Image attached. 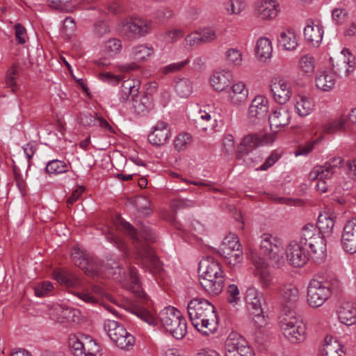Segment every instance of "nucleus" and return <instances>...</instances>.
Returning <instances> with one entry per match:
<instances>
[{
  "instance_id": "f257e3e1",
  "label": "nucleus",
  "mask_w": 356,
  "mask_h": 356,
  "mask_svg": "<svg viewBox=\"0 0 356 356\" xmlns=\"http://www.w3.org/2000/svg\"><path fill=\"white\" fill-rule=\"evenodd\" d=\"M120 229L128 235L132 240L136 250V259L140 263L143 268L154 275H161L163 272V264L156 255L154 250L142 239L145 241H154V236L152 229L145 225H142L138 232L128 222L121 220Z\"/></svg>"
},
{
  "instance_id": "f03ea898",
  "label": "nucleus",
  "mask_w": 356,
  "mask_h": 356,
  "mask_svg": "<svg viewBox=\"0 0 356 356\" xmlns=\"http://www.w3.org/2000/svg\"><path fill=\"white\" fill-rule=\"evenodd\" d=\"M193 325L204 335H209L218 329V317L215 307L204 298L192 299L187 307Z\"/></svg>"
},
{
  "instance_id": "7ed1b4c3",
  "label": "nucleus",
  "mask_w": 356,
  "mask_h": 356,
  "mask_svg": "<svg viewBox=\"0 0 356 356\" xmlns=\"http://www.w3.org/2000/svg\"><path fill=\"white\" fill-rule=\"evenodd\" d=\"M341 283L336 277H325L316 274L311 279L307 286V301L313 308L322 306L333 293L341 290Z\"/></svg>"
},
{
  "instance_id": "20e7f679",
  "label": "nucleus",
  "mask_w": 356,
  "mask_h": 356,
  "mask_svg": "<svg viewBox=\"0 0 356 356\" xmlns=\"http://www.w3.org/2000/svg\"><path fill=\"white\" fill-rule=\"evenodd\" d=\"M129 273L131 280L130 289L138 298V300L131 302L127 309L149 325H156L157 318L150 310L152 301L149 300L142 289L137 269L134 266H130Z\"/></svg>"
},
{
  "instance_id": "39448f33",
  "label": "nucleus",
  "mask_w": 356,
  "mask_h": 356,
  "mask_svg": "<svg viewBox=\"0 0 356 356\" xmlns=\"http://www.w3.org/2000/svg\"><path fill=\"white\" fill-rule=\"evenodd\" d=\"M159 318L164 328L175 338L181 339L186 334V321L175 307L169 306L164 308L159 312Z\"/></svg>"
},
{
  "instance_id": "423d86ee",
  "label": "nucleus",
  "mask_w": 356,
  "mask_h": 356,
  "mask_svg": "<svg viewBox=\"0 0 356 356\" xmlns=\"http://www.w3.org/2000/svg\"><path fill=\"white\" fill-rule=\"evenodd\" d=\"M260 251L277 268L281 267L285 263L282 241L270 234H264L261 236Z\"/></svg>"
},
{
  "instance_id": "0eeeda50",
  "label": "nucleus",
  "mask_w": 356,
  "mask_h": 356,
  "mask_svg": "<svg viewBox=\"0 0 356 356\" xmlns=\"http://www.w3.org/2000/svg\"><path fill=\"white\" fill-rule=\"evenodd\" d=\"M283 334L293 343L303 341L305 339L306 326L295 313H285L280 321Z\"/></svg>"
},
{
  "instance_id": "6e6552de",
  "label": "nucleus",
  "mask_w": 356,
  "mask_h": 356,
  "mask_svg": "<svg viewBox=\"0 0 356 356\" xmlns=\"http://www.w3.org/2000/svg\"><path fill=\"white\" fill-rule=\"evenodd\" d=\"M68 346L74 356H101V346L88 336L71 334Z\"/></svg>"
},
{
  "instance_id": "1a4fd4ad",
  "label": "nucleus",
  "mask_w": 356,
  "mask_h": 356,
  "mask_svg": "<svg viewBox=\"0 0 356 356\" xmlns=\"http://www.w3.org/2000/svg\"><path fill=\"white\" fill-rule=\"evenodd\" d=\"M104 327L110 339L120 348L129 350L134 346V337L120 323L108 319L105 321Z\"/></svg>"
},
{
  "instance_id": "9d476101",
  "label": "nucleus",
  "mask_w": 356,
  "mask_h": 356,
  "mask_svg": "<svg viewBox=\"0 0 356 356\" xmlns=\"http://www.w3.org/2000/svg\"><path fill=\"white\" fill-rule=\"evenodd\" d=\"M244 298L255 325L258 327L265 326L267 321L262 308L263 295L255 288L249 287L245 291Z\"/></svg>"
},
{
  "instance_id": "9b49d317",
  "label": "nucleus",
  "mask_w": 356,
  "mask_h": 356,
  "mask_svg": "<svg viewBox=\"0 0 356 356\" xmlns=\"http://www.w3.org/2000/svg\"><path fill=\"white\" fill-rule=\"evenodd\" d=\"M286 254L289 264L300 268L307 264L309 252H307L302 244L297 241H291L286 247Z\"/></svg>"
},
{
  "instance_id": "f8f14e48",
  "label": "nucleus",
  "mask_w": 356,
  "mask_h": 356,
  "mask_svg": "<svg viewBox=\"0 0 356 356\" xmlns=\"http://www.w3.org/2000/svg\"><path fill=\"white\" fill-rule=\"evenodd\" d=\"M152 28L150 20L134 18L122 27V33L129 38L141 37L149 33Z\"/></svg>"
},
{
  "instance_id": "ddd939ff",
  "label": "nucleus",
  "mask_w": 356,
  "mask_h": 356,
  "mask_svg": "<svg viewBox=\"0 0 356 356\" xmlns=\"http://www.w3.org/2000/svg\"><path fill=\"white\" fill-rule=\"evenodd\" d=\"M282 305L285 313L292 314L299 300V291L291 284H284L280 289Z\"/></svg>"
},
{
  "instance_id": "4468645a",
  "label": "nucleus",
  "mask_w": 356,
  "mask_h": 356,
  "mask_svg": "<svg viewBox=\"0 0 356 356\" xmlns=\"http://www.w3.org/2000/svg\"><path fill=\"white\" fill-rule=\"evenodd\" d=\"M249 348H251L248 346L245 339L241 334L235 332H232L225 341V356H234V354L232 353L238 350L244 353L243 356H249Z\"/></svg>"
},
{
  "instance_id": "2eb2a0df",
  "label": "nucleus",
  "mask_w": 356,
  "mask_h": 356,
  "mask_svg": "<svg viewBox=\"0 0 356 356\" xmlns=\"http://www.w3.org/2000/svg\"><path fill=\"white\" fill-rule=\"evenodd\" d=\"M171 136L170 127L168 122L159 121L148 135V141L155 147L163 146Z\"/></svg>"
},
{
  "instance_id": "dca6fc26",
  "label": "nucleus",
  "mask_w": 356,
  "mask_h": 356,
  "mask_svg": "<svg viewBox=\"0 0 356 356\" xmlns=\"http://www.w3.org/2000/svg\"><path fill=\"white\" fill-rule=\"evenodd\" d=\"M270 91L275 101L280 104L286 103L291 96L290 84L283 79H273L270 84Z\"/></svg>"
},
{
  "instance_id": "f3484780",
  "label": "nucleus",
  "mask_w": 356,
  "mask_h": 356,
  "mask_svg": "<svg viewBox=\"0 0 356 356\" xmlns=\"http://www.w3.org/2000/svg\"><path fill=\"white\" fill-rule=\"evenodd\" d=\"M343 249L349 254L356 252V218L347 222L341 236Z\"/></svg>"
},
{
  "instance_id": "a211bd4d",
  "label": "nucleus",
  "mask_w": 356,
  "mask_h": 356,
  "mask_svg": "<svg viewBox=\"0 0 356 356\" xmlns=\"http://www.w3.org/2000/svg\"><path fill=\"white\" fill-rule=\"evenodd\" d=\"M289 111L283 107L275 110L268 118L270 127L272 131L277 133L290 122Z\"/></svg>"
},
{
  "instance_id": "6ab92c4d",
  "label": "nucleus",
  "mask_w": 356,
  "mask_h": 356,
  "mask_svg": "<svg viewBox=\"0 0 356 356\" xmlns=\"http://www.w3.org/2000/svg\"><path fill=\"white\" fill-rule=\"evenodd\" d=\"M198 273L199 275H202L207 277L211 276L225 277L220 264L211 257L204 258L200 261Z\"/></svg>"
},
{
  "instance_id": "aec40b11",
  "label": "nucleus",
  "mask_w": 356,
  "mask_h": 356,
  "mask_svg": "<svg viewBox=\"0 0 356 356\" xmlns=\"http://www.w3.org/2000/svg\"><path fill=\"white\" fill-rule=\"evenodd\" d=\"M199 282L202 288L211 296L220 294L225 286L224 277L211 276L207 277L204 275H199Z\"/></svg>"
},
{
  "instance_id": "412c9836",
  "label": "nucleus",
  "mask_w": 356,
  "mask_h": 356,
  "mask_svg": "<svg viewBox=\"0 0 356 356\" xmlns=\"http://www.w3.org/2000/svg\"><path fill=\"white\" fill-rule=\"evenodd\" d=\"M51 315L56 321L63 323L67 322H78L80 319V312L73 308H64L60 305L54 307Z\"/></svg>"
},
{
  "instance_id": "4be33fe9",
  "label": "nucleus",
  "mask_w": 356,
  "mask_h": 356,
  "mask_svg": "<svg viewBox=\"0 0 356 356\" xmlns=\"http://www.w3.org/2000/svg\"><path fill=\"white\" fill-rule=\"evenodd\" d=\"M268 100L261 95H258L252 101L248 110V116L252 120L264 119L268 113Z\"/></svg>"
},
{
  "instance_id": "5701e85b",
  "label": "nucleus",
  "mask_w": 356,
  "mask_h": 356,
  "mask_svg": "<svg viewBox=\"0 0 356 356\" xmlns=\"http://www.w3.org/2000/svg\"><path fill=\"white\" fill-rule=\"evenodd\" d=\"M261 143V137L257 134H251L245 136L241 144L238 146L236 159H242L243 156L248 155L252 149L257 147Z\"/></svg>"
},
{
  "instance_id": "b1692460",
  "label": "nucleus",
  "mask_w": 356,
  "mask_h": 356,
  "mask_svg": "<svg viewBox=\"0 0 356 356\" xmlns=\"http://www.w3.org/2000/svg\"><path fill=\"white\" fill-rule=\"evenodd\" d=\"M337 314L339 321L344 325L349 326L356 323V307L350 302L341 303Z\"/></svg>"
},
{
  "instance_id": "393cba45",
  "label": "nucleus",
  "mask_w": 356,
  "mask_h": 356,
  "mask_svg": "<svg viewBox=\"0 0 356 356\" xmlns=\"http://www.w3.org/2000/svg\"><path fill=\"white\" fill-rule=\"evenodd\" d=\"M323 35V26L320 24H315L313 21L309 22L304 29L305 39L314 46L321 42Z\"/></svg>"
},
{
  "instance_id": "a878e982",
  "label": "nucleus",
  "mask_w": 356,
  "mask_h": 356,
  "mask_svg": "<svg viewBox=\"0 0 356 356\" xmlns=\"http://www.w3.org/2000/svg\"><path fill=\"white\" fill-rule=\"evenodd\" d=\"M278 7L275 1L264 0L258 5L256 13L262 19H273L277 16Z\"/></svg>"
},
{
  "instance_id": "bb28decb",
  "label": "nucleus",
  "mask_w": 356,
  "mask_h": 356,
  "mask_svg": "<svg viewBox=\"0 0 356 356\" xmlns=\"http://www.w3.org/2000/svg\"><path fill=\"white\" fill-rule=\"evenodd\" d=\"M132 108L137 114L143 113L149 109L152 106V98L149 94L144 93L142 96L138 95V90L135 92L132 96Z\"/></svg>"
},
{
  "instance_id": "cd10ccee",
  "label": "nucleus",
  "mask_w": 356,
  "mask_h": 356,
  "mask_svg": "<svg viewBox=\"0 0 356 356\" xmlns=\"http://www.w3.org/2000/svg\"><path fill=\"white\" fill-rule=\"evenodd\" d=\"M232 74L227 71L216 72L210 78L212 88L218 92L225 90L231 83Z\"/></svg>"
},
{
  "instance_id": "c85d7f7f",
  "label": "nucleus",
  "mask_w": 356,
  "mask_h": 356,
  "mask_svg": "<svg viewBox=\"0 0 356 356\" xmlns=\"http://www.w3.org/2000/svg\"><path fill=\"white\" fill-rule=\"evenodd\" d=\"M318 243L316 239L311 238L308 241L307 245L310 249L309 256L315 262L320 263L326 257V245L323 235H321V245H317Z\"/></svg>"
},
{
  "instance_id": "c756f323",
  "label": "nucleus",
  "mask_w": 356,
  "mask_h": 356,
  "mask_svg": "<svg viewBox=\"0 0 356 356\" xmlns=\"http://www.w3.org/2000/svg\"><path fill=\"white\" fill-rule=\"evenodd\" d=\"M248 97V90L246 89L243 82L235 83L229 93V99L231 102L236 106L244 104Z\"/></svg>"
},
{
  "instance_id": "7c9ffc66",
  "label": "nucleus",
  "mask_w": 356,
  "mask_h": 356,
  "mask_svg": "<svg viewBox=\"0 0 356 356\" xmlns=\"http://www.w3.org/2000/svg\"><path fill=\"white\" fill-rule=\"evenodd\" d=\"M74 264L83 270L87 275L91 277L97 276L100 269L99 264L92 258H89L86 254L75 261Z\"/></svg>"
},
{
  "instance_id": "2f4dec72",
  "label": "nucleus",
  "mask_w": 356,
  "mask_h": 356,
  "mask_svg": "<svg viewBox=\"0 0 356 356\" xmlns=\"http://www.w3.org/2000/svg\"><path fill=\"white\" fill-rule=\"evenodd\" d=\"M323 356H344L341 344L332 336H327L323 345Z\"/></svg>"
},
{
  "instance_id": "473e14b6",
  "label": "nucleus",
  "mask_w": 356,
  "mask_h": 356,
  "mask_svg": "<svg viewBox=\"0 0 356 356\" xmlns=\"http://www.w3.org/2000/svg\"><path fill=\"white\" fill-rule=\"evenodd\" d=\"M311 238L316 239L319 242L318 245H321V235L319 233V229L316 225L308 223L302 229L300 241L298 242L303 245H307L308 241Z\"/></svg>"
},
{
  "instance_id": "72a5a7b5",
  "label": "nucleus",
  "mask_w": 356,
  "mask_h": 356,
  "mask_svg": "<svg viewBox=\"0 0 356 356\" xmlns=\"http://www.w3.org/2000/svg\"><path fill=\"white\" fill-rule=\"evenodd\" d=\"M335 217L327 213H321L318 218L317 228L321 235H329L332 232L335 224Z\"/></svg>"
},
{
  "instance_id": "f704fd0d",
  "label": "nucleus",
  "mask_w": 356,
  "mask_h": 356,
  "mask_svg": "<svg viewBox=\"0 0 356 356\" xmlns=\"http://www.w3.org/2000/svg\"><path fill=\"white\" fill-rule=\"evenodd\" d=\"M315 82L318 89L323 91H329L335 84V76L331 72H319L316 77Z\"/></svg>"
},
{
  "instance_id": "c9c22d12",
  "label": "nucleus",
  "mask_w": 356,
  "mask_h": 356,
  "mask_svg": "<svg viewBox=\"0 0 356 356\" xmlns=\"http://www.w3.org/2000/svg\"><path fill=\"white\" fill-rule=\"evenodd\" d=\"M296 108L300 116H307L312 113L314 103L312 98L305 95H298L296 98Z\"/></svg>"
},
{
  "instance_id": "e433bc0d",
  "label": "nucleus",
  "mask_w": 356,
  "mask_h": 356,
  "mask_svg": "<svg viewBox=\"0 0 356 356\" xmlns=\"http://www.w3.org/2000/svg\"><path fill=\"white\" fill-rule=\"evenodd\" d=\"M273 47L270 40L267 38H261L258 40L256 46V54L261 60L270 58Z\"/></svg>"
},
{
  "instance_id": "4c0bfd02",
  "label": "nucleus",
  "mask_w": 356,
  "mask_h": 356,
  "mask_svg": "<svg viewBox=\"0 0 356 356\" xmlns=\"http://www.w3.org/2000/svg\"><path fill=\"white\" fill-rule=\"evenodd\" d=\"M279 44L286 50H293L298 45L297 38L295 33L291 30L281 32L278 39Z\"/></svg>"
},
{
  "instance_id": "58836bf2",
  "label": "nucleus",
  "mask_w": 356,
  "mask_h": 356,
  "mask_svg": "<svg viewBox=\"0 0 356 356\" xmlns=\"http://www.w3.org/2000/svg\"><path fill=\"white\" fill-rule=\"evenodd\" d=\"M234 245H236V249L233 250H230L229 249H222V250L225 254L227 262L230 265L235 266L236 264L243 261V254L241 244H236L235 242Z\"/></svg>"
},
{
  "instance_id": "ea45409f",
  "label": "nucleus",
  "mask_w": 356,
  "mask_h": 356,
  "mask_svg": "<svg viewBox=\"0 0 356 356\" xmlns=\"http://www.w3.org/2000/svg\"><path fill=\"white\" fill-rule=\"evenodd\" d=\"M103 52L108 56H114L122 49V42L118 38H110L105 41L102 46Z\"/></svg>"
},
{
  "instance_id": "a19ab883",
  "label": "nucleus",
  "mask_w": 356,
  "mask_h": 356,
  "mask_svg": "<svg viewBox=\"0 0 356 356\" xmlns=\"http://www.w3.org/2000/svg\"><path fill=\"white\" fill-rule=\"evenodd\" d=\"M70 292L86 303L95 305L99 302V298L92 294L88 289H76L70 290Z\"/></svg>"
},
{
  "instance_id": "79ce46f5",
  "label": "nucleus",
  "mask_w": 356,
  "mask_h": 356,
  "mask_svg": "<svg viewBox=\"0 0 356 356\" xmlns=\"http://www.w3.org/2000/svg\"><path fill=\"white\" fill-rule=\"evenodd\" d=\"M334 174L325 165L316 166L309 174V179L312 181L330 179Z\"/></svg>"
},
{
  "instance_id": "37998d69",
  "label": "nucleus",
  "mask_w": 356,
  "mask_h": 356,
  "mask_svg": "<svg viewBox=\"0 0 356 356\" xmlns=\"http://www.w3.org/2000/svg\"><path fill=\"white\" fill-rule=\"evenodd\" d=\"M301 71L307 76H311L314 72L315 59L313 56L306 54L302 56L299 61Z\"/></svg>"
},
{
  "instance_id": "c03bdc74",
  "label": "nucleus",
  "mask_w": 356,
  "mask_h": 356,
  "mask_svg": "<svg viewBox=\"0 0 356 356\" xmlns=\"http://www.w3.org/2000/svg\"><path fill=\"white\" fill-rule=\"evenodd\" d=\"M122 89L120 92V102L121 103L126 102L129 96L132 97L134 93L137 92L139 89L138 86L132 84V81H124L122 84Z\"/></svg>"
},
{
  "instance_id": "a18cd8bd",
  "label": "nucleus",
  "mask_w": 356,
  "mask_h": 356,
  "mask_svg": "<svg viewBox=\"0 0 356 356\" xmlns=\"http://www.w3.org/2000/svg\"><path fill=\"white\" fill-rule=\"evenodd\" d=\"M341 54H343L344 56H346V54H348L349 56V57L348 58V59H341V61L340 62V63H337V66H339L340 67H337L335 69V66L333 65L332 66V70L334 71V73L336 74H338L339 75H340L342 72H341V70L343 71V70H345V74L346 76L348 75L349 74V70L347 68V66L348 65L349 67H354V65L353 64H351L353 63V61L350 59V58H353V59H354L353 56H352L350 51H349V49H344L341 51Z\"/></svg>"
},
{
  "instance_id": "49530a36",
  "label": "nucleus",
  "mask_w": 356,
  "mask_h": 356,
  "mask_svg": "<svg viewBox=\"0 0 356 356\" xmlns=\"http://www.w3.org/2000/svg\"><path fill=\"white\" fill-rule=\"evenodd\" d=\"M45 170L49 174L57 175L67 172L68 167L64 161L55 159L48 162Z\"/></svg>"
},
{
  "instance_id": "de8ad7c7",
  "label": "nucleus",
  "mask_w": 356,
  "mask_h": 356,
  "mask_svg": "<svg viewBox=\"0 0 356 356\" xmlns=\"http://www.w3.org/2000/svg\"><path fill=\"white\" fill-rule=\"evenodd\" d=\"M154 53L152 47H149L144 44H140L135 47L132 50V55L135 60L138 61H143L147 57L152 56Z\"/></svg>"
},
{
  "instance_id": "09e8293b",
  "label": "nucleus",
  "mask_w": 356,
  "mask_h": 356,
  "mask_svg": "<svg viewBox=\"0 0 356 356\" xmlns=\"http://www.w3.org/2000/svg\"><path fill=\"white\" fill-rule=\"evenodd\" d=\"M175 89L181 97H188L192 92L191 81L186 79H182L176 82Z\"/></svg>"
},
{
  "instance_id": "8fccbe9b",
  "label": "nucleus",
  "mask_w": 356,
  "mask_h": 356,
  "mask_svg": "<svg viewBox=\"0 0 356 356\" xmlns=\"http://www.w3.org/2000/svg\"><path fill=\"white\" fill-rule=\"evenodd\" d=\"M150 200L145 196H138L134 200V204L138 211L144 215L149 216L151 213Z\"/></svg>"
},
{
  "instance_id": "3c124183",
  "label": "nucleus",
  "mask_w": 356,
  "mask_h": 356,
  "mask_svg": "<svg viewBox=\"0 0 356 356\" xmlns=\"http://www.w3.org/2000/svg\"><path fill=\"white\" fill-rule=\"evenodd\" d=\"M196 205L194 200L188 199H176L171 202V207L175 213L179 210L191 208Z\"/></svg>"
},
{
  "instance_id": "603ef678",
  "label": "nucleus",
  "mask_w": 356,
  "mask_h": 356,
  "mask_svg": "<svg viewBox=\"0 0 356 356\" xmlns=\"http://www.w3.org/2000/svg\"><path fill=\"white\" fill-rule=\"evenodd\" d=\"M54 289L53 284L49 281L38 283L34 288L35 294L38 297H44L49 294Z\"/></svg>"
},
{
  "instance_id": "864d4df0",
  "label": "nucleus",
  "mask_w": 356,
  "mask_h": 356,
  "mask_svg": "<svg viewBox=\"0 0 356 356\" xmlns=\"http://www.w3.org/2000/svg\"><path fill=\"white\" fill-rule=\"evenodd\" d=\"M106 238L120 250L122 252L127 251V245L122 237L117 236L113 232H108L107 234H106Z\"/></svg>"
},
{
  "instance_id": "5fc2aeb1",
  "label": "nucleus",
  "mask_w": 356,
  "mask_h": 356,
  "mask_svg": "<svg viewBox=\"0 0 356 356\" xmlns=\"http://www.w3.org/2000/svg\"><path fill=\"white\" fill-rule=\"evenodd\" d=\"M346 127V123L341 118L326 124L324 127V132L326 134H333L337 131L344 130Z\"/></svg>"
},
{
  "instance_id": "6e6d98bb",
  "label": "nucleus",
  "mask_w": 356,
  "mask_h": 356,
  "mask_svg": "<svg viewBox=\"0 0 356 356\" xmlns=\"http://www.w3.org/2000/svg\"><path fill=\"white\" fill-rule=\"evenodd\" d=\"M191 142V136L188 134L184 133L178 135L174 142L175 148L178 151L185 149Z\"/></svg>"
},
{
  "instance_id": "4d7b16f0",
  "label": "nucleus",
  "mask_w": 356,
  "mask_h": 356,
  "mask_svg": "<svg viewBox=\"0 0 356 356\" xmlns=\"http://www.w3.org/2000/svg\"><path fill=\"white\" fill-rule=\"evenodd\" d=\"M18 75V70L15 65H13L6 73V83L8 87L12 88V90L15 91L16 87V79Z\"/></svg>"
},
{
  "instance_id": "13d9d810",
  "label": "nucleus",
  "mask_w": 356,
  "mask_h": 356,
  "mask_svg": "<svg viewBox=\"0 0 356 356\" xmlns=\"http://www.w3.org/2000/svg\"><path fill=\"white\" fill-rule=\"evenodd\" d=\"M259 283L263 289H268L272 284V277L267 268H259Z\"/></svg>"
},
{
  "instance_id": "bf43d9fd",
  "label": "nucleus",
  "mask_w": 356,
  "mask_h": 356,
  "mask_svg": "<svg viewBox=\"0 0 356 356\" xmlns=\"http://www.w3.org/2000/svg\"><path fill=\"white\" fill-rule=\"evenodd\" d=\"M93 32L97 37L102 38L110 33V28L106 22L101 20L95 23Z\"/></svg>"
},
{
  "instance_id": "052dcab7",
  "label": "nucleus",
  "mask_w": 356,
  "mask_h": 356,
  "mask_svg": "<svg viewBox=\"0 0 356 356\" xmlns=\"http://www.w3.org/2000/svg\"><path fill=\"white\" fill-rule=\"evenodd\" d=\"M97 113L94 114L90 113H82L80 115L79 121L81 124L85 127H92L95 125L97 122Z\"/></svg>"
},
{
  "instance_id": "680f3d73",
  "label": "nucleus",
  "mask_w": 356,
  "mask_h": 356,
  "mask_svg": "<svg viewBox=\"0 0 356 356\" xmlns=\"http://www.w3.org/2000/svg\"><path fill=\"white\" fill-rule=\"evenodd\" d=\"M199 34L200 35V40H202V44L211 42L217 38L215 31L209 28L201 30L199 31Z\"/></svg>"
},
{
  "instance_id": "e2e57ef3",
  "label": "nucleus",
  "mask_w": 356,
  "mask_h": 356,
  "mask_svg": "<svg viewBox=\"0 0 356 356\" xmlns=\"http://www.w3.org/2000/svg\"><path fill=\"white\" fill-rule=\"evenodd\" d=\"M188 62L189 60L186 59L184 61L180 63L170 64L167 66L163 67L161 69V72L165 74L175 73L176 72L179 71L181 68H183Z\"/></svg>"
},
{
  "instance_id": "0e129e2a",
  "label": "nucleus",
  "mask_w": 356,
  "mask_h": 356,
  "mask_svg": "<svg viewBox=\"0 0 356 356\" xmlns=\"http://www.w3.org/2000/svg\"><path fill=\"white\" fill-rule=\"evenodd\" d=\"M15 30V37L18 43L24 44L26 41V30L21 24L17 23L14 26Z\"/></svg>"
},
{
  "instance_id": "69168bd1",
  "label": "nucleus",
  "mask_w": 356,
  "mask_h": 356,
  "mask_svg": "<svg viewBox=\"0 0 356 356\" xmlns=\"http://www.w3.org/2000/svg\"><path fill=\"white\" fill-rule=\"evenodd\" d=\"M343 163V159L341 157H332L325 163V168H327L333 174L336 172V169L341 167Z\"/></svg>"
},
{
  "instance_id": "338daca9",
  "label": "nucleus",
  "mask_w": 356,
  "mask_h": 356,
  "mask_svg": "<svg viewBox=\"0 0 356 356\" xmlns=\"http://www.w3.org/2000/svg\"><path fill=\"white\" fill-rule=\"evenodd\" d=\"M227 300L229 303H236L239 298V291L238 286L235 284H230L227 289Z\"/></svg>"
},
{
  "instance_id": "774afa93",
  "label": "nucleus",
  "mask_w": 356,
  "mask_h": 356,
  "mask_svg": "<svg viewBox=\"0 0 356 356\" xmlns=\"http://www.w3.org/2000/svg\"><path fill=\"white\" fill-rule=\"evenodd\" d=\"M226 56L227 60L234 65L239 64L242 60L241 54L236 49H229L226 53Z\"/></svg>"
}]
</instances>
